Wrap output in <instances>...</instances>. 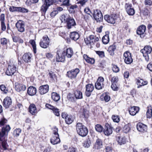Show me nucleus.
Instances as JSON below:
<instances>
[{"label":"nucleus","mask_w":152,"mask_h":152,"mask_svg":"<svg viewBox=\"0 0 152 152\" xmlns=\"http://www.w3.org/2000/svg\"><path fill=\"white\" fill-rule=\"evenodd\" d=\"M96 52L100 58H103L105 56L104 52L103 51H96Z\"/></svg>","instance_id":"nucleus-49"},{"label":"nucleus","mask_w":152,"mask_h":152,"mask_svg":"<svg viewBox=\"0 0 152 152\" xmlns=\"http://www.w3.org/2000/svg\"><path fill=\"white\" fill-rule=\"evenodd\" d=\"M125 8L128 14L130 15H133L135 13L134 10L132 7V5L131 4L126 3L125 5Z\"/></svg>","instance_id":"nucleus-15"},{"label":"nucleus","mask_w":152,"mask_h":152,"mask_svg":"<svg viewBox=\"0 0 152 152\" xmlns=\"http://www.w3.org/2000/svg\"><path fill=\"white\" fill-rule=\"evenodd\" d=\"M152 51V48L149 46H146L144 48L141 50V52L142 53L145 60L147 61L149 60V56Z\"/></svg>","instance_id":"nucleus-4"},{"label":"nucleus","mask_w":152,"mask_h":152,"mask_svg":"<svg viewBox=\"0 0 152 152\" xmlns=\"http://www.w3.org/2000/svg\"><path fill=\"white\" fill-rule=\"evenodd\" d=\"M91 144L90 139L88 137L84 141L83 143V146L85 148H88L90 146Z\"/></svg>","instance_id":"nucleus-38"},{"label":"nucleus","mask_w":152,"mask_h":152,"mask_svg":"<svg viewBox=\"0 0 152 152\" xmlns=\"http://www.w3.org/2000/svg\"><path fill=\"white\" fill-rule=\"evenodd\" d=\"M146 26H145L142 25L140 26L137 29V34L140 35L141 37H143V36H142L146 30Z\"/></svg>","instance_id":"nucleus-17"},{"label":"nucleus","mask_w":152,"mask_h":152,"mask_svg":"<svg viewBox=\"0 0 152 152\" xmlns=\"http://www.w3.org/2000/svg\"><path fill=\"white\" fill-rule=\"evenodd\" d=\"M104 79L102 77H99L95 84V88L100 90L102 89L104 87Z\"/></svg>","instance_id":"nucleus-11"},{"label":"nucleus","mask_w":152,"mask_h":152,"mask_svg":"<svg viewBox=\"0 0 152 152\" xmlns=\"http://www.w3.org/2000/svg\"><path fill=\"white\" fill-rule=\"evenodd\" d=\"M32 55L30 53L24 54L22 57V59L26 63L31 61Z\"/></svg>","instance_id":"nucleus-26"},{"label":"nucleus","mask_w":152,"mask_h":152,"mask_svg":"<svg viewBox=\"0 0 152 152\" xmlns=\"http://www.w3.org/2000/svg\"><path fill=\"white\" fill-rule=\"evenodd\" d=\"M45 106L47 108L52 110L56 115L57 116L59 115V110L58 109L48 104H46Z\"/></svg>","instance_id":"nucleus-18"},{"label":"nucleus","mask_w":152,"mask_h":152,"mask_svg":"<svg viewBox=\"0 0 152 152\" xmlns=\"http://www.w3.org/2000/svg\"><path fill=\"white\" fill-rule=\"evenodd\" d=\"M68 152H77V149L75 148L71 147L69 148Z\"/></svg>","instance_id":"nucleus-56"},{"label":"nucleus","mask_w":152,"mask_h":152,"mask_svg":"<svg viewBox=\"0 0 152 152\" xmlns=\"http://www.w3.org/2000/svg\"><path fill=\"white\" fill-rule=\"evenodd\" d=\"M50 142L53 145H56L60 142V140L59 136L53 135L50 139Z\"/></svg>","instance_id":"nucleus-23"},{"label":"nucleus","mask_w":152,"mask_h":152,"mask_svg":"<svg viewBox=\"0 0 152 152\" xmlns=\"http://www.w3.org/2000/svg\"><path fill=\"white\" fill-rule=\"evenodd\" d=\"M58 13L57 10H53L50 13V16L51 17H54Z\"/></svg>","instance_id":"nucleus-63"},{"label":"nucleus","mask_w":152,"mask_h":152,"mask_svg":"<svg viewBox=\"0 0 152 152\" xmlns=\"http://www.w3.org/2000/svg\"><path fill=\"white\" fill-rule=\"evenodd\" d=\"M116 141L118 144L120 145L124 144L126 142V139L124 137L120 136L116 137Z\"/></svg>","instance_id":"nucleus-32"},{"label":"nucleus","mask_w":152,"mask_h":152,"mask_svg":"<svg viewBox=\"0 0 152 152\" xmlns=\"http://www.w3.org/2000/svg\"><path fill=\"white\" fill-rule=\"evenodd\" d=\"M76 128L78 134L82 137L86 136L88 133V130L87 128L81 123H78L77 124Z\"/></svg>","instance_id":"nucleus-2"},{"label":"nucleus","mask_w":152,"mask_h":152,"mask_svg":"<svg viewBox=\"0 0 152 152\" xmlns=\"http://www.w3.org/2000/svg\"><path fill=\"white\" fill-rule=\"evenodd\" d=\"M37 92L36 88L32 86L29 87L28 89L27 93L30 96H33L36 94Z\"/></svg>","instance_id":"nucleus-27"},{"label":"nucleus","mask_w":152,"mask_h":152,"mask_svg":"<svg viewBox=\"0 0 152 152\" xmlns=\"http://www.w3.org/2000/svg\"><path fill=\"white\" fill-rule=\"evenodd\" d=\"M102 146L103 144L102 140L99 139H97L94 145V148L96 149H99L102 148Z\"/></svg>","instance_id":"nucleus-30"},{"label":"nucleus","mask_w":152,"mask_h":152,"mask_svg":"<svg viewBox=\"0 0 152 152\" xmlns=\"http://www.w3.org/2000/svg\"><path fill=\"white\" fill-rule=\"evenodd\" d=\"M112 148L110 146H107L105 148L106 152H112Z\"/></svg>","instance_id":"nucleus-64"},{"label":"nucleus","mask_w":152,"mask_h":152,"mask_svg":"<svg viewBox=\"0 0 152 152\" xmlns=\"http://www.w3.org/2000/svg\"><path fill=\"white\" fill-rule=\"evenodd\" d=\"M19 7L14 6L11 7L9 8V10L11 12H18V11Z\"/></svg>","instance_id":"nucleus-50"},{"label":"nucleus","mask_w":152,"mask_h":152,"mask_svg":"<svg viewBox=\"0 0 152 152\" xmlns=\"http://www.w3.org/2000/svg\"><path fill=\"white\" fill-rule=\"evenodd\" d=\"M124 61L127 64H130L133 62L131 53L129 51L125 52L124 54Z\"/></svg>","instance_id":"nucleus-8"},{"label":"nucleus","mask_w":152,"mask_h":152,"mask_svg":"<svg viewBox=\"0 0 152 152\" xmlns=\"http://www.w3.org/2000/svg\"><path fill=\"white\" fill-rule=\"evenodd\" d=\"M118 81V78L117 77H113L111 80L112 83H116Z\"/></svg>","instance_id":"nucleus-60"},{"label":"nucleus","mask_w":152,"mask_h":152,"mask_svg":"<svg viewBox=\"0 0 152 152\" xmlns=\"http://www.w3.org/2000/svg\"><path fill=\"white\" fill-rule=\"evenodd\" d=\"M83 58L88 63L93 64L94 63L95 60L94 59L90 58L86 55H84Z\"/></svg>","instance_id":"nucleus-34"},{"label":"nucleus","mask_w":152,"mask_h":152,"mask_svg":"<svg viewBox=\"0 0 152 152\" xmlns=\"http://www.w3.org/2000/svg\"><path fill=\"white\" fill-rule=\"evenodd\" d=\"M104 132L105 134L107 136L112 134L113 132L112 128L108 124H106Z\"/></svg>","instance_id":"nucleus-21"},{"label":"nucleus","mask_w":152,"mask_h":152,"mask_svg":"<svg viewBox=\"0 0 152 152\" xmlns=\"http://www.w3.org/2000/svg\"><path fill=\"white\" fill-rule=\"evenodd\" d=\"M1 28L2 31H4L6 30V26L4 22L1 23Z\"/></svg>","instance_id":"nucleus-58"},{"label":"nucleus","mask_w":152,"mask_h":152,"mask_svg":"<svg viewBox=\"0 0 152 152\" xmlns=\"http://www.w3.org/2000/svg\"><path fill=\"white\" fill-rule=\"evenodd\" d=\"M115 14L106 15L104 16V20L109 23L114 24L115 22Z\"/></svg>","instance_id":"nucleus-13"},{"label":"nucleus","mask_w":152,"mask_h":152,"mask_svg":"<svg viewBox=\"0 0 152 152\" xmlns=\"http://www.w3.org/2000/svg\"><path fill=\"white\" fill-rule=\"evenodd\" d=\"M74 118L72 115H68L65 121L66 123L68 124H71L74 121Z\"/></svg>","instance_id":"nucleus-37"},{"label":"nucleus","mask_w":152,"mask_h":152,"mask_svg":"<svg viewBox=\"0 0 152 152\" xmlns=\"http://www.w3.org/2000/svg\"><path fill=\"white\" fill-rule=\"evenodd\" d=\"M7 39L5 38H3L1 39V44L3 45H6L7 42Z\"/></svg>","instance_id":"nucleus-57"},{"label":"nucleus","mask_w":152,"mask_h":152,"mask_svg":"<svg viewBox=\"0 0 152 152\" xmlns=\"http://www.w3.org/2000/svg\"><path fill=\"white\" fill-rule=\"evenodd\" d=\"M12 103V102L10 98L9 97H7L4 100L3 106L6 108H7L11 105Z\"/></svg>","instance_id":"nucleus-20"},{"label":"nucleus","mask_w":152,"mask_h":152,"mask_svg":"<svg viewBox=\"0 0 152 152\" xmlns=\"http://www.w3.org/2000/svg\"><path fill=\"white\" fill-rule=\"evenodd\" d=\"M116 47L114 45L110 46L109 47L108 51L110 55L113 56L114 54V51Z\"/></svg>","instance_id":"nucleus-41"},{"label":"nucleus","mask_w":152,"mask_h":152,"mask_svg":"<svg viewBox=\"0 0 152 152\" xmlns=\"http://www.w3.org/2000/svg\"><path fill=\"white\" fill-rule=\"evenodd\" d=\"M70 18L67 14H63L61 15L60 19L62 23H66Z\"/></svg>","instance_id":"nucleus-40"},{"label":"nucleus","mask_w":152,"mask_h":152,"mask_svg":"<svg viewBox=\"0 0 152 152\" xmlns=\"http://www.w3.org/2000/svg\"><path fill=\"white\" fill-rule=\"evenodd\" d=\"M16 70L17 68L14 65H9L6 73L8 75H12L16 72Z\"/></svg>","instance_id":"nucleus-12"},{"label":"nucleus","mask_w":152,"mask_h":152,"mask_svg":"<svg viewBox=\"0 0 152 152\" xmlns=\"http://www.w3.org/2000/svg\"><path fill=\"white\" fill-rule=\"evenodd\" d=\"M10 129V127L9 125H7L2 128L1 131L0 132V141L7 139L6 134L8 133Z\"/></svg>","instance_id":"nucleus-5"},{"label":"nucleus","mask_w":152,"mask_h":152,"mask_svg":"<svg viewBox=\"0 0 152 152\" xmlns=\"http://www.w3.org/2000/svg\"><path fill=\"white\" fill-rule=\"evenodd\" d=\"M29 43L32 46L33 50L34 53H36V44L35 41L33 39L30 40L29 41Z\"/></svg>","instance_id":"nucleus-44"},{"label":"nucleus","mask_w":152,"mask_h":152,"mask_svg":"<svg viewBox=\"0 0 152 152\" xmlns=\"http://www.w3.org/2000/svg\"><path fill=\"white\" fill-rule=\"evenodd\" d=\"M26 86L22 83H15V88L18 92H23L26 89Z\"/></svg>","instance_id":"nucleus-14"},{"label":"nucleus","mask_w":152,"mask_h":152,"mask_svg":"<svg viewBox=\"0 0 152 152\" xmlns=\"http://www.w3.org/2000/svg\"><path fill=\"white\" fill-rule=\"evenodd\" d=\"M85 43L88 45H92V44L91 39H90V37H88L85 39H84Z\"/></svg>","instance_id":"nucleus-55"},{"label":"nucleus","mask_w":152,"mask_h":152,"mask_svg":"<svg viewBox=\"0 0 152 152\" xmlns=\"http://www.w3.org/2000/svg\"><path fill=\"white\" fill-rule=\"evenodd\" d=\"M21 129L19 128H17L15 129L14 131V135L16 137H18L19 135L20 134L21 132Z\"/></svg>","instance_id":"nucleus-45"},{"label":"nucleus","mask_w":152,"mask_h":152,"mask_svg":"<svg viewBox=\"0 0 152 152\" xmlns=\"http://www.w3.org/2000/svg\"><path fill=\"white\" fill-rule=\"evenodd\" d=\"M58 129L56 127H55L54 128L53 130V135L55 136H59V134L58 133Z\"/></svg>","instance_id":"nucleus-62"},{"label":"nucleus","mask_w":152,"mask_h":152,"mask_svg":"<svg viewBox=\"0 0 152 152\" xmlns=\"http://www.w3.org/2000/svg\"><path fill=\"white\" fill-rule=\"evenodd\" d=\"M96 130L99 132H101L103 130V128L102 126L99 124H97L95 126Z\"/></svg>","instance_id":"nucleus-47"},{"label":"nucleus","mask_w":152,"mask_h":152,"mask_svg":"<svg viewBox=\"0 0 152 152\" xmlns=\"http://www.w3.org/2000/svg\"><path fill=\"white\" fill-rule=\"evenodd\" d=\"M137 84L138 85L137 88H139L140 86L146 85L148 83L147 81H144L142 79H138L137 82Z\"/></svg>","instance_id":"nucleus-35"},{"label":"nucleus","mask_w":152,"mask_h":152,"mask_svg":"<svg viewBox=\"0 0 152 152\" xmlns=\"http://www.w3.org/2000/svg\"><path fill=\"white\" fill-rule=\"evenodd\" d=\"M52 99L55 101H57L60 99V96L59 95L55 92H53L52 93L51 96Z\"/></svg>","instance_id":"nucleus-42"},{"label":"nucleus","mask_w":152,"mask_h":152,"mask_svg":"<svg viewBox=\"0 0 152 152\" xmlns=\"http://www.w3.org/2000/svg\"><path fill=\"white\" fill-rule=\"evenodd\" d=\"M50 39L47 35L43 36L41 40L39 45L41 47L44 48H47L50 44Z\"/></svg>","instance_id":"nucleus-6"},{"label":"nucleus","mask_w":152,"mask_h":152,"mask_svg":"<svg viewBox=\"0 0 152 152\" xmlns=\"http://www.w3.org/2000/svg\"><path fill=\"white\" fill-rule=\"evenodd\" d=\"M73 53V50L71 48L67 49L66 51L58 50L57 52L56 61L58 62H64L65 60V56L68 58H70Z\"/></svg>","instance_id":"nucleus-1"},{"label":"nucleus","mask_w":152,"mask_h":152,"mask_svg":"<svg viewBox=\"0 0 152 152\" xmlns=\"http://www.w3.org/2000/svg\"><path fill=\"white\" fill-rule=\"evenodd\" d=\"M137 130L141 132H146L147 130V126L142 123H139L137 125Z\"/></svg>","instance_id":"nucleus-22"},{"label":"nucleus","mask_w":152,"mask_h":152,"mask_svg":"<svg viewBox=\"0 0 152 152\" xmlns=\"http://www.w3.org/2000/svg\"><path fill=\"white\" fill-rule=\"evenodd\" d=\"M29 111L32 115H35L37 113V109L34 104H32L30 105L29 107Z\"/></svg>","instance_id":"nucleus-24"},{"label":"nucleus","mask_w":152,"mask_h":152,"mask_svg":"<svg viewBox=\"0 0 152 152\" xmlns=\"http://www.w3.org/2000/svg\"><path fill=\"white\" fill-rule=\"evenodd\" d=\"M79 72V69L78 68H76L68 72L67 75L71 79L75 78Z\"/></svg>","instance_id":"nucleus-10"},{"label":"nucleus","mask_w":152,"mask_h":152,"mask_svg":"<svg viewBox=\"0 0 152 152\" xmlns=\"http://www.w3.org/2000/svg\"><path fill=\"white\" fill-rule=\"evenodd\" d=\"M106 34L104 35L102 38V42L104 44H107L109 41V32H106Z\"/></svg>","instance_id":"nucleus-33"},{"label":"nucleus","mask_w":152,"mask_h":152,"mask_svg":"<svg viewBox=\"0 0 152 152\" xmlns=\"http://www.w3.org/2000/svg\"><path fill=\"white\" fill-rule=\"evenodd\" d=\"M7 120L4 118L1 119L0 120V126H1L4 125L7 122Z\"/></svg>","instance_id":"nucleus-52"},{"label":"nucleus","mask_w":152,"mask_h":152,"mask_svg":"<svg viewBox=\"0 0 152 152\" xmlns=\"http://www.w3.org/2000/svg\"><path fill=\"white\" fill-rule=\"evenodd\" d=\"M152 109L151 105H148L147 108L146 116L147 118H150L152 116Z\"/></svg>","instance_id":"nucleus-36"},{"label":"nucleus","mask_w":152,"mask_h":152,"mask_svg":"<svg viewBox=\"0 0 152 152\" xmlns=\"http://www.w3.org/2000/svg\"><path fill=\"white\" fill-rule=\"evenodd\" d=\"M70 37L72 39L75 41L78 39L80 36L77 32L73 31L70 33Z\"/></svg>","instance_id":"nucleus-31"},{"label":"nucleus","mask_w":152,"mask_h":152,"mask_svg":"<svg viewBox=\"0 0 152 152\" xmlns=\"http://www.w3.org/2000/svg\"><path fill=\"white\" fill-rule=\"evenodd\" d=\"M48 72H49L48 75L50 78L53 79H54L56 78V76L54 72L49 70Z\"/></svg>","instance_id":"nucleus-48"},{"label":"nucleus","mask_w":152,"mask_h":152,"mask_svg":"<svg viewBox=\"0 0 152 152\" xmlns=\"http://www.w3.org/2000/svg\"><path fill=\"white\" fill-rule=\"evenodd\" d=\"M94 88V87L93 85L89 84L86 86V91L85 92L86 95L88 96H89L91 93L92 92Z\"/></svg>","instance_id":"nucleus-16"},{"label":"nucleus","mask_w":152,"mask_h":152,"mask_svg":"<svg viewBox=\"0 0 152 152\" xmlns=\"http://www.w3.org/2000/svg\"><path fill=\"white\" fill-rule=\"evenodd\" d=\"M112 118L115 122L118 123L120 121L119 117L118 115H113L112 117Z\"/></svg>","instance_id":"nucleus-46"},{"label":"nucleus","mask_w":152,"mask_h":152,"mask_svg":"<svg viewBox=\"0 0 152 152\" xmlns=\"http://www.w3.org/2000/svg\"><path fill=\"white\" fill-rule=\"evenodd\" d=\"M111 88L114 91H117L118 89V87L116 86V83H112Z\"/></svg>","instance_id":"nucleus-61"},{"label":"nucleus","mask_w":152,"mask_h":152,"mask_svg":"<svg viewBox=\"0 0 152 152\" xmlns=\"http://www.w3.org/2000/svg\"><path fill=\"white\" fill-rule=\"evenodd\" d=\"M0 89L1 91H4L5 93H7L8 91L4 85H1L0 86Z\"/></svg>","instance_id":"nucleus-53"},{"label":"nucleus","mask_w":152,"mask_h":152,"mask_svg":"<svg viewBox=\"0 0 152 152\" xmlns=\"http://www.w3.org/2000/svg\"><path fill=\"white\" fill-rule=\"evenodd\" d=\"M49 90V86L48 85H45L41 86L39 88V93L43 95L46 93Z\"/></svg>","instance_id":"nucleus-19"},{"label":"nucleus","mask_w":152,"mask_h":152,"mask_svg":"<svg viewBox=\"0 0 152 152\" xmlns=\"http://www.w3.org/2000/svg\"><path fill=\"white\" fill-rule=\"evenodd\" d=\"M18 12H20L23 13H27L28 12V9L21 7H19Z\"/></svg>","instance_id":"nucleus-54"},{"label":"nucleus","mask_w":152,"mask_h":152,"mask_svg":"<svg viewBox=\"0 0 152 152\" xmlns=\"http://www.w3.org/2000/svg\"><path fill=\"white\" fill-rule=\"evenodd\" d=\"M54 2L53 0H44V3L41 6L40 9L42 15H45L48 7Z\"/></svg>","instance_id":"nucleus-3"},{"label":"nucleus","mask_w":152,"mask_h":152,"mask_svg":"<svg viewBox=\"0 0 152 152\" xmlns=\"http://www.w3.org/2000/svg\"><path fill=\"white\" fill-rule=\"evenodd\" d=\"M75 95L77 99H81L83 97L82 93L79 91H76L75 92Z\"/></svg>","instance_id":"nucleus-43"},{"label":"nucleus","mask_w":152,"mask_h":152,"mask_svg":"<svg viewBox=\"0 0 152 152\" xmlns=\"http://www.w3.org/2000/svg\"><path fill=\"white\" fill-rule=\"evenodd\" d=\"M139 110V107H138L134 106L130 108L129 112L130 114L134 116L138 113Z\"/></svg>","instance_id":"nucleus-25"},{"label":"nucleus","mask_w":152,"mask_h":152,"mask_svg":"<svg viewBox=\"0 0 152 152\" xmlns=\"http://www.w3.org/2000/svg\"><path fill=\"white\" fill-rule=\"evenodd\" d=\"M7 139L0 141V147L2 149L5 150L9 148V145L7 142Z\"/></svg>","instance_id":"nucleus-29"},{"label":"nucleus","mask_w":152,"mask_h":152,"mask_svg":"<svg viewBox=\"0 0 152 152\" xmlns=\"http://www.w3.org/2000/svg\"><path fill=\"white\" fill-rule=\"evenodd\" d=\"M67 27L68 28H71L72 26H74L76 25V23L73 19L69 18L66 22Z\"/></svg>","instance_id":"nucleus-28"},{"label":"nucleus","mask_w":152,"mask_h":152,"mask_svg":"<svg viewBox=\"0 0 152 152\" xmlns=\"http://www.w3.org/2000/svg\"><path fill=\"white\" fill-rule=\"evenodd\" d=\"M131 124L128 123L125 124L123 127V131L125 133H128L131 130Z\"/></svg>","instance_id":"nucleus-39"},{"label":"nucleus","mask_w":152,"mask_h":152,"mask_svg":"<svg viewBox=\"0 0 152 152\" xmlns=\"http://www.w3.org/2000/svg\"><path fill=\"white\" fill-rule=\"evenodd\" d=\"M90 39H91L92 45L94 44V42H96L95 40V36L93 35H91L90 36Z\"/></svg>","instance_id":"nucleus-59"},{"label":"nucleus","mask_w":152,"mask_h":152,"mask_svg":"<svg viewBox=\"0 0 152 152\" xmlns=\"http://www.w3.org/2000/svg\"><path fill=\"white\" fill-rule=\"evenodd\" d=\"M112 68L113 71L114 72L117 73L119 71V67L116 65H113Z\"/></svg>","instance_id":"nucleus-51"},{"label":"nucleus","mask_w":152,"mask_h":152,"mask_svg":"<svg viewBox=\"0 0 152 152\" xmlns=\"http://www.w3.org/2000/svg\"><path fill=\"white\" fill-rule=\"evenodd\" d=\"M15 26L18 31L20 32H23L25 30V23L21 20L18 21L16 23Z\"/></svg>","instance_id":"nucleus-9"},{"label":"nucleus","mask_w":152,"mask_h":152,"mask_svg":"<svg viewBox=\"0 0 152 152\" xmlns=\"http://www.w3.org/2000/svg\"><path fill=\"white\" fill-rule=\"evenodd\" d=\"M93 16L95 20L97 22H102L103 19V17L101 11L96 9L94 11Z\"/></svg>","instance_id":"nucleus-7"}]
</instances>
